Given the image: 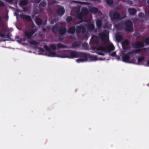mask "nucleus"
I'll return each mask as SVG.
<instances>
[{"instance_id": "f257e3e1", "label": "nucleus", "mask_w": 149, "mask_h": 149, "mask_svg": "<svg viewBox=\"0 0 149 149\" xmlns=\"http://www.w3.org/2000/svg\"><path fill=\"white\" fill-rule=\"evenodd\" d=\"M93 42L97 45L95 49L97 51V54L101 56L105 55L104 53H106V48L103 46H99L101 45L100 41L98 39L94 40Z\"/></svg>"}, {"instance_id": "f03ea898", "label": "nucleus", "mask_w": 149, "mask_h": 149, "mask_svg": "<svg viewBox=\"0 0 149 149\" xmlns=\"http://www.w3.org/2000/svg\"><path fill=\"white\" fill-rule=\"evenodd\" d=\"M109 16L112 22H117L122 19L120 14L114 10H111L110 11Z\"/></svg>"}, {"instance_id": "7ed1b4c3", "label": "nucleus", "mask_w": 149, "mask_h": 149, "mask_svg": "<svg viewBox=\"0 0 149 149\" xmlns=\"http://www.w3.org/2000/svg\"><path fill=\"white\" fill-rule=\"evenodd\" d=\"M109 30H104L102 32L99 34V36L101 39V44L102 45L104 46L107 43V42L104 40V39L109 35Z\"/></svg>"}, {"instance_id": "20e7f679", "label": "nucleus", "mask_w": 149, "mask_h": 149, "mask_svg": "<svg viewBox=\"0 0 149 149\" xmlns=\"http://www.w3.org/2000/svg\"><path fill=\"white\" fill-rule=\"evenodd\" d=\"M124 24L125 26V31L127 32L132 31L133 29L132 22L128 19L125 22Z\"/></svg>"}, {"instance_id": "39448f33", "label": "nucleus", "mask_w": 149, "mask_h": 149, "mask_svg": "<svg viewBox=\"0 0 149 149\" xmlns=\"http://www.w3.org/2000/svg\"><path fill=\"white\" fill-rule=\"evenodd\" d=\"M79 52L72 50H68L67 54L68 55L67 57L70 58H77L79 57Z\"/></svg>"}, {"instance_id": "423d86ee", "label": "nucleus", "mask_w": 149, "mask_h": 149, "mask_svg": "<svg viewBox=\"0 0 149 149\" xmlns=\"http://www.w3.org/2000/svg\"><path fill=\"white\" fill-rule=\"evenodd\" d=\"M0 37L4 38H9V32L7 30L2 28L0 29Z\"/></svg>"}, {"instance_id": "0eeeda50", "label": "nucleus", "mask_w": 149, "mask_h": 149, "mask_svg": "<svg viewBox=\"0 0 149 149\" xmlns=\"http://www.w3.org/2000/svg\"><path fill=\"white\" fill-rule=\"evenodd\" d=\"M132 45L135 49L141 48L145 46L143 42L139 41H135L134 43L132 44Z\"/></svg>"}, {"instance_id": "6e6552de", "label": "nucleus", "mask_w": 149, "mask_h": 149, "mask_svg": "<svg viewBox=\"0 0 149 149\" xmlns=\"http://www.w3.org/2000/svg\"><path fill=\"white\" fill-rule=\"evenodd\" d=\"M86 32V29L82 25L77 26L76 27V33H84Z\"/></svg>"}, {"instance_id": "1a4fd4ad", "label": "nucleus", "mask_w": 149, "mask_h": 149, "mask_svg": "<svg viewBox=\"0 0 149 149\" xmlns=\"http://www.w3.org/2000/svg\"><path fill=\"white\" fill-rule=\"evenodd\" d=\"M122 45L123 49L126 50L129 49H130V47L129 46L130 45V42L127 40H125L122 43Z\"/></svg>"}, {"instance_id": "9d476101", "label": "nucleus", "mask_w": 149, "mask_h": 149, "mask_svg": "<svg viewBox=\"0 0 149 149\" xmlns=\"http://www.w3.org/2000/svg\"><path fill=\"white\" fill-rule=\"evenodd\" d=\"M122 58L123 62L127 63H130V57H129L127 53H122Z\"/></svg>"}, {"instance_id": "9b49d317", "label": "nucleus", "mask_w": 149, "mask_h": 149, "mask_svg": "<svg viewBox=\"0 0 149 149\" xmlns=\"http://www.w3.org/2000/svg\"><path fill=\"white\" fill-rule=\"evenodd\" d=\"M89 54L84 52H79V57L81 58L84 61H87L88 58Z\"/></svg>"}, {"instance_id": "f8f14e48", "label": "nucleus", "mask_w": 149, "mask_h": 149, "mask_svg": "<svg viewBox=\"0 0 149 149\" xmlns=\"http://www.w3.org/2000/svg\"><path fill=\"white\" fill-rule=\"evenodd\" d=\"M19 17L23 19H25L27 21L30 22L32 21V19L31 17L28 15L20 14L19 15Z\"/></svg>"}, {"instance_id": "ddd939ff", "label": "nucleus", "mask_w": 149, "mask_h": 149, "mask_svg": "<svg viewBox=\"0 0 149 149\" xmlns=\"http://www.w3.org/2000/svg\"><path fill=\"white\" fill-rule=\"evenodd\" d=\"M106 48V52H110L114 50L115 47L112 44H110L109 45L107 46Z\"/></svg>"}, {"instance_id": "4468645a", "label": "nucleus", "mask_w": 149, "mask_h": 149, "mask_svg": "<svg viewBox=\"0 0 149 149\" xmlns=\"http://www.w3.org/2000/svg\"><path fill=\"white\" fill-rule=\"evenodd\" d=\"M84 26L89 30L91 31H93L94 29L95 26L93 23L89 22Z\"/></svg>"}, {"instance_id": "2eb2a0df", "label": "nucleus", "mask_w": 149, "mask_h": 149, "mask_svg": "<svg viewBox=\"0 0 149 149\" xmlns=\"http://www.w3.org/2000/svg\"><path fill=\"white\" fill-rule=\"evenodd\" d=\"M65 12L64 9L62 7L59 8L57 11V13L60 16H62L63 15Z\"/></svg>"}, {"instance_id": "dca6fc26", "label": "nucleus", "mask_w": 149, "mask_h": 149, "mask_svg": "<svg viewBox=\"0 0 149 149\" xmlns=\"http://www.w3.org/2000/svg\"><path fill=\"white\" fill-rule=\"evenodd\" d=\"M128 11L129 14L132 15H134L136 13V10L134 8H129L128 9Z\"/></svg>"}, {"instance_id": "f3484780", "label": "nucleus", "mask_w": 149, "mask_h": 149, "mask_svg": "<svg viewBox=\"0 0 149 149\" xmlns=\"http://www.w3.org/2000/svg\"><path fill=\"white\" fill-rule=\"evenodd\" d=\"M35 22L38 25L40 26L42 24V20L37 16L35 17Z\"/></svg>"}, {"instance_id": "a211bd4d", "label": "nucleus", "mask_w": 149, "mask_h": 149, "mask_svg": "<svg viewBox=\"0 0 149 149\" xmlns=\"http://www.w3.org/2000/svg\"><path fill=\"white\" fill-rule=\"evenodd\" d=\"M75 31L76 32V29L74 26L70 27L68 30V32L71 34H74Z\"/></svg>"}, {"instance_id": "6ab92c4d", "label": "nucleus", "mask_w": 149, "mask_h": 149, "mask_svg": "<svg viewBox=\"0 0 149 149\" xmlns=\"http://www.w3.org/2000/svg\"><path fill=\"white\" fill-rule=\"evenodd\" d=\"M59 33L61 35H63L66 32V28L65 27H62L58 30Z\"/></svg>"}, {"instance_id": "aec40b11", "label": "nucleus", "mask_w": 149, "mask_h": 149, "mask_svg": "<svg viewBox=\"0 0 149 149\" xmlns=\"http://www.w3.org/2000/svg\"><path fill=\"white\" fill-rule=\"evenodd\" d=\"M81 12L84 15L86 16L87 15L88 13V10L87 8L86 7H84L82 8Z\"/></svg>"}, {"instance_id": "412c9836", "label": "nucleus", "mask_w": 149, "mask_h": 149, "mask_svg": "<svg viewBox=\"0 0 149 149\" xmlns=\"http://www.w3.org/2000/svg\"><path fill=\"white\" fill-rule=\"evenodd\" d=\"M81 43L79 41H76L74 42L72 45V47L73 48L78 47L81 45Z\"/></svg>"}, {"instance_id": "4be33fe9", "label": "nucleus", "mask_w": 149, "mask_h": 149, "mask_svg": "<svg viewBox=\"0 0 149 149\" xmlns=\"http://www.w3.org/2000/svg\"><path fill=\"white\" fill-rule=\"evenodd\" d=\"M56 46L57 47L58 49L60 48H67L68 47V46L67 45H63L60 43L57 44Z\"/></svg>"}, {"instance_id": "5701e85b", "label": "nucleus", "mask_w": 149, "mask_h": 149, "mask_svg": "<svg viewBox=\"0 0 149 149\" xmlns=\"http://www.w3.org/2000/svg\"><path fill=\"white\" fill-rule=\"evenodd\" d=\"M28 3V1L27 0H23L20 1L19 3L20 6L22 7V6H26Z\"/></svg>"}, {"instance_id": "b1692460", "label": "nucleus", "mask_w": 149, "mask_h": 149, "mask_svg": "<svg viewBox=\"0 0 149 149\" xmlns=\"http://www.w3.org/2000/svg\"><path fill=\"white\" fill-rule=\"evenodd\" d=\"M77 17L79 19H82L84 17L86 16L84 15L82 13L81 11L80 13H77Z\"/></svg>"}, {"instance_id": "393cba45", "label": "nucleus", "mask_w": 149, "mask_h": 149, "mask_svg": "<svg viewBox=\"0 0 149 149\" xmlns=\"http://www.w3.org/2000/svg\"><path fill=\"white\" fill-rule=\"evenodd\" d=\"M111 26V24L109 22H106L104 25V28H108L110 29Z\"/></svg>"}, {"instance_id": "a878e982", "label": "nucleus", "mask_w": 149, "mask_h": 149, "mask_svg": "<svg viewBox=\"0 0 149 149\" xmlns=\"http://www.w3.org/2000/svg\"><path fill=\"white\" fill-rule=\"evenodd\" d=\"M116 39L117 41L119 42L122 41L123 38L121 35L118 34L116 35Z\"/></svg>"}, {"instance_id": "bb28decb", "label": "nucleus", "mask_w": 149, "mask_h": 149, "mask_svg": "<svg viewBox=\"0 0 149 149\" xmlns=\"http://www.w3.org/2000/svg\"><path fill=\"white\" fill-rule=\"evenodd\" d=\"M52 31L54 33H56L58 31V28L56 25H55L53 26L52 29Z\"/></svg>"}, {"instance_id": "cd10ccee", "label": "nucleus", "mask_w": 149, "mask_h": 149, "mask_svg": "<svg viewBox=\"0 0 149 149\" xmlns=\"http://www.w3.org/2000/svg\"><path fill=\"white\" fill-rule=\"evenodd\" d=\"M88 58H89L91 61H96L97 60V57L96 56L91 55L89 54Z\"/></svg>"}, {"instance_id": "c85d7f7f", "label": "nucleus", "mask_w": 149, "mask_h": 149, "mask_svg": "<svg viewBox=\"0 0 149 149\" xmlns=\"http://www.w3.org/2000/svg\"><path fill=\"white\" fill-rule=\"evenodd\" d=\"M25 35L26 36L28 39H31L32 36L30 32L27 31H25L24 32Z\"/></svg>"}, {"instance_id": "c756f323", "label": "nucleus", "mask_w": 149, "mask_h": 149, "mask_svg": "<svg viewBox=\"0 0 149 149\" xmlns=\"http://www.w3.org/2000/svg\"><path fill=\"white\" fill-rule=\"evenodd\" d=\"M96 26L98 29L100 28L102 26V22L100 20H97L96 21Z\"/></svg>"}, {"instance_id": "7c9ffc66", "label": "nucleus", "mask_w": 149, "mask_h": 149, "mask_svg": "<svg viewBox=\"0 0 149 149\" xmlns=\"http://www.w3.org/2000/svg\"><path fill=\"white\" fill-rule=\"evenodd\" d=\"M90 11L92 13L95 14L98 12V9L97 8L93 7L90 9Z\"/></svg>"}, {"instance_id": "2f4dec72", "label": "nucleus", "mask_w": 149, "mask_h": 149, "mask_svg": "<svg viewBox=\"0 0 149 149\" xmlns=\"http://www.w3.org/2000/svg\"><path fill=\"white\" fill-rule=\"evenodd\" d=\"M47 5V3L46 1L43 0L39 4V6H42L43 7H45Z\"/></svg>"}, {"instance_id": "473e14b6", "label": "nucleus", "mask_w": 149, "mask_h": 149, "mask_svg": "<svg viewBox=\"0 0 149 149\" xmlns=\"http://www.w3.org/2000/svg\"><path fill=\"white\" fill-rule=\"evenodd\" d=\"M50 48L53 50H56V45L54 44H52L49 46Z\"/></svg>"}, {"instance_id": "72a5a7b5", "label": "nucleus", "mask_w": 149, "mask_h": 149, "mask_svg": "<svg viewBox=\"0 0 149 149\" xmlns=\"http://www.w3.org/2000/svg\"><path fill=\"white\" fill-rule=\"evenodd\" d=\"M143 42L146 45H149V37H147L145 39Z\"/></svg>"}, {"instance_id": "f704fd0d", "label": "nucleus", "mask_w": 149, "mask_h": 149, "mask_svg": "<svg viewBox=\"0 0 149 149\" xmlns=\"http://www.w3.org/2000/svg\"><path fill=\"white\" fill-rule=\"evenodd\" d=\"M65 20L68 22H71L73 20L72 17L71 16L67 17Z\"/></svg>"}, {"instance_id": "c9c22d12", "label": "nucleus", "mask_w": 149, "mask_h": 149, "mask_svg": "<svg viewBox=\"0 0 149 149\" xmlns=\"http://www.w3.org/2000/svg\"><path fill=\"white\" fill-rule=\"evenodd\" d=\"M49 53L52 57H54L56 56V53L53 51H51V49L49 52Z\"/></svg>"}, {"instance_id": "e433bc0d", "label": "nucleus", "mask_w": 149, "mask_h": 149, "mask_svg": "<svg viewBox=\"0 0 149 149\" xmlns=\"http://www.w3.org/2000/svg\"><path fill=\"white\" fill-rule=\"evenodd\" d=\"M145 59V58L143 56L140 57L138 58V61L139 63H140L143 61Z\"/></svg>"}, {"instance_id": "4c0bfd02", "label": "nucleus", "mask_w": 149, "mask_h": 149, "mask_svg": "<svg viewBox=\"0 0 149 149\" xmlns=\"http://www.w3.org/2000/svg\"><path fill=\"white\" fill-rule=\"evenodd\" d=\"M29 43L33 45H36L38 44V42L35 41H31L29 42Z\"/></svg>"}, {"instance_id": "58836bf2", "label": "nucleus", "mask_w": 149, "mask_h": 149, "mask_svg": "<svg viewBox=\"0 0 149 149\" xmlns=\"http://www.w3.org/2000/svg\"><path fill=\"white\" fill-rule=\"evenodd\" d=\"M127 54H128L129 57H130V56H133L134 55V54H135L133 50L132 51H131L130 52H127Z\"/></svg>"}, {"instance_id": "ea45409f", "label": "nucleus", "mask_w": 149, "mask_h": 149, "mask_svg": "<svg viewBox=\"0 0 149 149\" xmlns=\"http://www.w3.org/2000/svg\"><path fill=\"white\" fill-rule=\"evenodd\" d=\"M140 36V33L138 32H135L134 34V36L136 37L137 38H139Z\"/></svg>"}, {"instance_id": "a19ab883", "label": "nucleus", "mask_w": 149, "mask_h": 149, "mask_svg": "<svg viewBox=\"0 0 149 149\" xmlns=\"http://www.w3.org/2000/svg\"><path fill=\"white\" fill-rule=\"evenodd\" d=\"M138 16V17L140 18H144L145 17L144 14L142 12L140 13L139 14Z\"/></svg>"}, {"instance_id": "79ce46f5", "label": "nucleus", "mask_w": 149, "mask_h": 149, "mask_svg": "<svg viewBox=\"0 0 149 149\" xmlns=\"http://www.w3.org/2000/svg\"><path fill=\"white\" fill-rule=\"evenodd\" d=\"M121 26V24L120 23H119L116 24L114 26L117 29H119L120 28Z\"/></svg>"}, {"instance_id": "37998d69", "label": "nucleus", "mask_w": 149, "mask_h": 149, "mask_svg": "<svg viewBox=\"0 0 149 149\" xmlns=\"http://www.w3.org/2000/svg\"><path fill=\"white\" fill-rule=\"evenodd\" d=\"M45 52V50L42 48H39V52L40 54H43V53Z\"/></svg>"}, {"instance_id": "c03bdc74", "label": "nucleus", "mask_w": 149, "mask_h": 149, "mask_svg": "<svg viewBox=\"0 0 149 149\" xmlns=\"http://www.w3.org/2000/svg\"><path fill=\"white\" fill-rule=\"evenodd\" d=\"M44 48L47 51L49 52L51 49L47 45H45L43 46Z\"/></svg>"}, {"instance_id": "a18cd8bd", "label": "nucleus", "mask_w": 149, "mask_h": 149, "mask_svg": "<svg viewBox=\"0 0 149 149\" xmlns=\"http://www.w3.org/2000/svg\"><path fill=\"white\" fill-rule=\"evenodd\" d=\"M113 0H106V2L108 5H111L113 3Z\"/></svg>"}, {"instance_id": "49530a36", "label": "nucleus", "mask_w": 149, "mask_h": 149, "mask_svg": "<svg viewBox=\"0 0 149 149\" xmlns=\"http://www.w3.org/2000/svg\"><path fill=\"white\" fill-rule=\"evenodd\" d=\"M37 30V29H32L30 32L31 35L33 36V35L36 31Z\"/></svg>"}, {"instance_id": "de8ad7c7", "label": "nucleus", "mask_w": 149, "mask_h": 149, "mask_svg": "<svg viewBox=\"0 0 149 149\" xmlns=\"http://www.w3.org/2000/svg\"><path fill=\"white\" fill-rule=\"evenodd\" d=\"M82 47L85 49H87L88 47V44L87 43H85L82 44Z\"/></svg>"}, {"instance_id": "09e8293b", "label": "nucleus", "mask_w": 149, "mask_h": 149, "mask_svg": "<svg viewBox=\"0 0 149 149\" xmlns=\"http://www.w3.org/2000/svg\"><path fill=\"white\" fill-rule=\"evenodd\" d=\"M141 50V49L139 48L138 49H136L133 50L134 54H136L139 53Z\"/></svg>"}, {"instance_id": "8fccbe9b", "label": "nucleus", "mask_w": 149, "mask_h": 149, "mask_svg": "<svg viewBox=\"0 0 149 149\" xmlns=\"http://www.w3.org/2000/svg\"><path fill=\"white\" fill-rule=\"evenodd\" d=\"M127 3L129 5H131L133 4V2L131 0H128L127 1Z\"/></svg>"}, {"instance_id": "3c124183", "label": "nucleus", "mask_w": 149, "mask_h": 149, "mask_svg": "<svg viewBox=\"0 0 149 149\" xmlns=\"http://www.w3.org/2000/svg\"><path fill=\"white\" fill-rule=\"evenodd\" d=\"M25 40V39L24 38H20L19 40H17V41L19 43H21L22 42H24Z\"/></svg>"}, {"instance_id": "603ef678", "label": "nucleus", "mask_w": 149, "mask_h": 149, "mask_svg": "<svg viewBox=\"0 0 149 149\" xmlns=\"http://www.w3.org/2000/svg\"><path fill=\"white\" fill-rule=\"evenodd\" d=\"M116 52H114L112 53L111 54H110V55L112 57H115L116 56Z\"/></svg>"}, {"instance_id": "864d4df0", "label": "nucleus", "mask_w": 149, "mask_h": 149, "mask_svg": "<svg viewBox=\"0 0 149 149\" xmlns=\"http://www.w3.org/2000/svg\"><path fill=\"white\" fill-rule=\"evenodd\" d=\"M84 61L83 60L82 58L77 59L76 60V62L78 63H79L81 62Z\"/></svg>"}, {"instance_id": "5fc2aeb1", "label": "nucleus", "mask_w": 149, "mask_h": 149, "mask_svg": "<svg viewBox=\"0 0 149 149\" xmlns=\"http://www.w3.org/2000/svg\"><path fill=\"white\" fill-rule=\"evenodd\" d=\"M4 5V3L2 1H0V7H3Z\"/></svg>"}, {"instance_id": "6e6d98bb", "label": "nucleus", "mask_w": 149, "mask_h": 149, "mask_svg": "<svg viewBox=\"0 0 149 149\" xmlns=\"http://www.w3.org/2000/svg\"><path fill=\"white\" fill-rule=\"evenodd\" d=\"M62 35H61V36H59L58 37V39L60 40H62L64 39V37Z\"/></svg>"}, {"instance_id": "4d7b16f0", "label": "nucleus", "mask_w": 149, "mask_h": 149, "mask_svg": "<svg viewBox=\"0 0 149 149\" xmlns=\"http://www.w3.org/2000/svg\"><path fill=\"white\" fill-rule=\"evenodd\" d=\"M72 2L74 3H85V2H81L75 1H72Z\"/></svg>"}, {"instance_id": "13d9d810", "label": "nucleus", "mask_w": 149, "mask_h": 149, "mask_svg": "<svg viewBox=\"0 0 149 149\" xmlns=\"http://www.w3.org/2000/svg\"><path fill=\"white\" fill-rule=\"evenodd\" d=\"M23 9L24 11L26 12L28 10V9L26 7H24L23 8Z\"/></svg>"}, {"instance_id": "bf43d9fd", "label": "nucleus", "mask_w": 149, "mask_h": 149, "mask_svg": "<svg viewBox=\"0 0 149 149\" xmlns=\"http://www.w3.org/2000/svg\"><path fill=\"white\" fill-rule=\"evenodd\" d=\"M41 0H35V1L33 2V3H39L40 1Z\"/></svg>"}, {"instance_id": "052dcab7", "label": "nucleus", "mask_w": 149, "mask_h": 149, "mask_svg": "<svg viewBox=\"0 0 149 149\" xmlns=\"http://www.w3.org/2000/svg\"><path fill=\"white\" fill-rule=\"evenodd\" d=\"M42 24L44 26L46 25L47 24V21H45L43 23H42Z\"/></svg>"}, {"instance_id": "680f3d73", "label": "nucleus", "mask_w": 149, "mask_h": 149, "mask_svg": "<svg viewBox=\"0 0 149 149\" xmlns=\"http://www.w3.org/2000/svg\"><path fill=\"white\" fill-rule=\"evenodd\" d=\"M116 58L118 60H119L120 59V57L119 56H116Z\"/></svg>"}, {"instance_id": "e2e57ef3", "label": "nucleus", "mask_w": 149, "mask_h": 149, "mask_svg": "<svg viewBox=\"0 0 149 149\" xmlns=\"http://www.w3.org/2000/svg\"><path fill=\"white\" fill-rule=\"evenodd\" d=\"M6 19L7 20H8V15L6 16Z\"/></svg>"}, {"instance_id": "0e129e2a", "label": "nucleus", "mask_w": 149, "mask_h": 149, "mask_svg": "<svg viewBox=\"0 0 149 149\" xmlns=\"http://www.w3.org/2000/svg\"><path fill=\"white\" fill-rule=\"evenodd\" d=\"M53 3H56V1L55 0L53 1Z\"/></svg>"}, {"instance_id": "69168bd1", "label": "nucleus", "mask_w": 149, "mask_h": 149, "mask_svg": "<svg viewBox=\"0 0 149 149\" xmlns=\"http://www.w3.org/2000/svg\"><path fill=\"white\" fill-rule=\"evenodd\" d=\"M99 60H105V59H103L102 58H99Z\"/></svg>"}, {"instance_id": "338daca9", "label": "nucleus", "mask_w": 149, "mask_h": 149, "mask_svg": "<svg viewBox=\"0 0 149 149\" xmlns=\"http://www.w3.org/2000/svg\"><path fill=\"white\" fill-rule=\"evenodd\" d=\"M147 64H148V65L149 66V60L147 62Z\"/></svg>"}, {"instance_id": "774afa93", "label": "nucleus", "mask_w": 149, "mask_h": 149, "mask_svg": "<svg viewBox=\"0 0 149 149\" xmlns=\"http://www.w3.org/2000/svg\"><path fill=\"white\" fill-rule=\"evenodd\" d=\"M147 3H148V4L149 5V0H148V1H147Z\"/></svg>"}]
</instances>
